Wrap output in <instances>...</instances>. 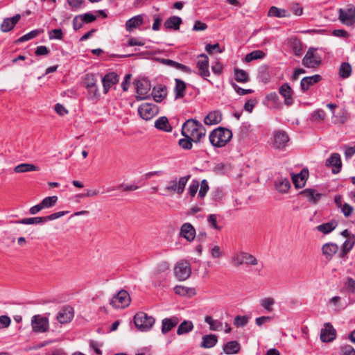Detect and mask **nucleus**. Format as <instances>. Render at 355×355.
Instances as JSON below:
<instances>
[{
    "mask_svg": "<svg viewBox=\"0 0 355 355\" xmlns=\"http://www.w3.org/2000/svg\"><path fill=\"white\" fill-rule=\"evenodd\" d=\"M207 221L209 225L214 229L220 230L221 227L217 224V216L216 214H210L207 217Z\"/></svg>",
    "mask_w": 355,
    "mask_h": 355,
    "instance_id": "69168bd1",
    "label": "nucleus"
},
{
    "mask_svg": "<svg viewBox=\"0 0 355 355\" xmlns=\"http://www.w3.org/2000/svg\"><path fill=\"white\" fill-rule=\"evenodd\" d=\"M231 85L234 89L236 91V92L241 96L252 94L254 92L252 89H243L234 83H232Z\"/></svg>",
    "mask_w": 355,
    "mask_h": 355,
    "instance_id": "680f3d73",
    "label": "nucleus"
},
{
    "mask_svg": "<svg viewBox=\"0 0 355 355\" xmlns=\"http://www.w3.org/2000/svg\"><path fill=\"white\" fill-rule=\"evenodd\" d=\"M193 329V324L190 320H184L182 322L180 323L179 325L178 330H177V334L178 335H182L185 334H188L191 332Z\"/></svg>",
    "mask_w": 355,
    "mask_h": 355,
    "instance_id": "79ce46f5",
    "label": "nucleus"
},
{
    "mask_svg": "<svg viewBox=\"0 0 355 355\" xmlns=\"http://www.w3.org/2000/svg\"><path fill=\"white\" fill-rule=\"evenodd\" d=\"M279 93L284 98V104L290 106L293 104V90L288 83H284L279 88Z\"/></svg>",
    "mask_w": 355,
    "mask_h": 355,
    "instance_id": "4468645a",
    "label": "nucleus"
},
{
    "mask_svg": "<svg viewBox=\"0 0 355 355\" xmlns=\"http://www.w3.org/2000/svg\"><path fill=\"white\" fill-rule=\"evenodd\" d=\"M31 326L36 333L46 332L49 327V320L40 315H35L31 319Z\"/></svg>",
    "mask_w": 355,
    "mask_h": 355,
    "instance_id": "1a4fd4ad",
    "label": "nucleus"
},
{
    "mask_svg": "<svg viewBox=\"0 0 355 355\" xmlns=\"http://www.w3.org/2000/svg\"><path fill=\"white\" fill-rule=\"evenodd\" d=\"M198 126V127L196 128L193 132H191L187 137L188 138L191 139V140L195 143L199 142L200 139L202 137H205L206 134V130L202 124Z\"/></svg>",
    "mask_w": 355,
    "mask_h": 355,
    "instance_id": "72a5a7b5",
    "label": "nucleus"
},
{
    "mask_svg": "<svg viewBox=\"0 0 355 355\" xmlns=\"http://www.w3.org/2000/svg\"><path fill=\"white\" fill-rule=\"evenodd\" d=\"M241 349V345L238 341H229L224 344L223 347V352L227 354H237Z\"/></svg>",
    "mask_w": 355,
    "mask_h": 355,
    "instance_id": "c756f323",
    "label": "nucleus"
},
{
    "mask_svg": "<svg viewBox=\"0 0 355 355\" xmlns=\"http://www.w3.org/2000/svg\"><path fill=\"white\" fill-rule=\"evenodd\" d=\"M338 19L340 22L347 26L355 25V8L339 9Z\"/></svg>",
    "mask_w": 355,
    "mask_h": 355,
    "instance_id": "9b49d317",
    "label": "nucleus"
},
{
    "mask_svg": "<svg viewBox=\"0 0 355 355\" xmlns=\"http://www.w3.org/2000/svg\"><path fill=\"white\" fill-rule=\"evenodd\" d=\"M288 134L284 130H277L273 132L272 144L274 148L284 149L289 142Z\"/></svg>",
    "mask_w": 355,
    "mask_h": 355,
    "instance_id": "0eeeda50",
    "label": "nucleus"
},
{
    "mask_svg": "<svg viewBox=\"0 0 355 355\" xmlns=\"http://www.w3.org/2000/svg\"><path fill=\"white\" fill-rule=\"evenodd\" d=\"M155 320L144 312H139L134 317V322L137 329L141 331H149L155 324Z\"/></svg>",
    "mask_w": 355,
    "mask_h": 355,
    "instance_id": "7ed1b4c3",
    "label": "nucleus"
},
{
    "mask_svg": "<svg viewBox=\"0 0 355 355\" xmlns=\"http://www.w3.org/2000/svg\"><path fill=\"white\" fill-rule=\"evenodd\" d=\"M218 343V336L214 334H209L202 336L200 347L202 348H211Z\"/></svg>",
    "mask_w": 355,
    "mask_h": 355,
    "instance_id": "f704fd0d",
    "label": "nucleus"
},
{
    "mask_svg": "<svg viewBox=\"0 0 355 355\" xmlns=\"http://www.w3.org/2000/svg\"><path fill=\"white\" fill-rule=\"evenodd\" d=\"M266 54L263 51L261 50H256L253 51L250 53H248L245 55V60L247 62H250L252 60H257V59H262L265 57Z\"/></svg>",
    "mask_w": 355,
    "mask_h": 355,
    "instance_id": "09e8293b",
    "label": "nucleus"
},
{
    "mask_svg": "<svg viewBox=\"0 0 355 355\" xmlns=\"http://www.w3.org/2000/svg\"><path fill=\"white\" fill-rule=\"evenodd\" d=\"M275 187L278 192L286 193L291 188V183L288 179L279 178L275 181Z\"/></svg>",
    "mask_w": 355,
    "mask_h": 355,
    "instance_id": "bb28decb",
    "label": "nucleus"
},
{
    "mask_svg": "<svg viewBox=\"0 0 355 355\" xmlns=\"http://www.w3.org/2000/svg\"><path fill=\"white\" fill-rule=\"evenodd\" d=\"M155 127L165 132H171L172 130V128L166 116H161L157 119L155 122Z\"/></svg>",
    "mask_w": 355,
    "mask_h": 355,
    "instance_id": "ea45409f",
    "label": "nucleus"
},
{
    "mask_svg": "<svg viewBox=\"0 0 355 355\" xmlns=\"http://www.w3.org/2000/svg\"><path fill=\"white\" fill-rule=\"evenodd\" d=\"M300 195L305 198L309 202L316 204L321 198L322 194L313 189H306L300 193Z\"/></svg>",
    "mask_w": 355,
    "mask_h": 355,
    "instance_id": "412c9836",
    "label": "nucleus"
},
{
    "mask_svg": "<svg viewBox=\"0 0 355 355\" xmlns=\"http://www.w3.org/2000/svg\"><path fill=\"white\" fill-rule=\"evenodd\" d=\"M268 16L276 17H288V12L284 9L279 8L276 6H272L269 9Z\"/></svg>",
    "mask_w": 355,
    "mask_h": 355,
    "instance_id": "49530a36",
    "label": "nucleus"
},
{
    "mask_svg": "<svg viewBox=\"0 0 355 355\" xmlns=\"http://www.w3.org/2000/svg\"><path fill=\"white\" fill-rule=\"evenodd\" d=\"M97 79L93 73H87L85 75L84 85L86 88L96 85Z\"/></svg>",
    "mask_w": 355,
    "mask_h": 355,
    "instance_id": "6e6d98bb",
    "label": "nucleus"
},
{
    "mask_svg": "<svg viewBox=\"0 0 355 355\" xmlns=\"http://www.w3.org/2000/svg\"><path fill=\"white\" fill-rule=\"evenodd\" d=\"M174 291L175 294L181 295V296H188L192 297L196 294V290L194 288H189L183 286H176L174 288Z\"/></svg>",
    "mask_w": 355,
    "mask_h": 355,
    "instance_id": "58836bf2",
    "label": "nucleus"
},
{
    "mask_svg": "<svg viewBox=\"0 0 355 355\" xmlns=\"http://www.w3.org/2000/svg\"><path fill=\"white\" fill-rule=\"evenodd\" d=\"M232 261L234 266L237 267L243 264L256 266L258 263V261L254 256L245 252L235 253L232 257Z\"/></svg>",
    "mask_w": 355,
    "mask_h": 355,
    "instance_id": "20e7f679",
    "label": "nucleus"
},
{
    "mask_svg": "<svg viewBox=\"0 0 355 355\" xmlns=\"http://www.w3.org/2000/svg\"><path fill=\"white\" fill-rule=\"evenodd\" d=\"M80 15L82 18V21H83L85 24L92 23L96 19V16L90 12H87Z\"/></svg>",
    "mask_w": 355,
    "mask_h": 355,
    "instance_id": "338daca9",
    "label": "nucleus"
},
{
    "mask_svg": "<svg viewBox=\"0 0 355 355\" xmlns=\"http://www.w3.org/2000/svg\"><path fill=\"white\" fill-rule=\"evenodd\" d=\"M227 168V166L223 163H218L214 167V172L216 174H224Z\"/></svg>",
    "mask_w": 355,
    "mask_h": 355,
    "instance_id": "774afa93",
    "label": "nucleus"
},
{
    "mask_svg": "<svg viewBox=\"0 0 355 355\" xmlns=\"http://www.w3.org/2000/svg\"><path fill=\"white\" fill-rule=\"evenodd\" d=\"M232 138V132L230 130L223 127H219L214 130L209 135L211 144L216 147L225 146Z\"/></svg>",
    "mask_w": 355,
    "mask_h": 355,
    "instance_id": "f257e3e1",
    "label": "nucleus"
},
{
    "mask_svg": "<svg viewBox=\"0 0 355 355\" xmlns=\"http://www.w3.org/2000/svg\"><path fill=\"white\" fill-rule=\"evenodd\" d=\"M20 19L21 15L19 14H17L14 17L10 18L4 19L1 25V31L6 33L11 31L12 29H13V28L17 24Z\"/></svg>",
    "mask_w": 355,
    "mask_h": 355,
    "instance_id": "4be33fe9",
    "label": "nucleus"
},
{
    "mask_svg": "<svg viewBox=\"0 0 355 355\" xmlns=\"http://www.w3.org/2000/svg\"><path fill=\"white\" fill-rule=\"evenodd\" d=\"M58 198L56 196H49V197L44 198L41 201L40 203H41V205L42 206L43 209L50 208V207H52L55 205V204L58 202Z\"/></svg>",
    "mask_w": 355,
    "mask_h": 355,
    "instance_id": "603ef678",
    "label": "nucleus"
},
{
    "mask_svg": "<svg viewBox=\"0 0 355 355\" xmlns=\"http://www.w3.org/2000/svg\"><path fill=\"white\" fill-rule=\"evenodd\" d=\"M138 189H139V187L137 185L127 184L122 183L117 187H115L113 188H111V187L107 188V191L110 192V191H114L115 189H120L122 191H135Z\"/></svg>",
    "mask_w": 355,
    "mask_h": 355,
    "instance_id": "3c124183",
    "label": "nucleus"
},
{
    "mask_svg": "<svg viewBox=\"0 0 355 355\" xmlns=\"http://www.w3.org/2000/svg\"><path fill=\"white\" fill-rule=\"evenodd\" d=\"M325 166L327 167H332V173H338L342 168V162L340 156L338 153H332L329 158L326 160Z\"/></svg>",
    "mask_w": 355,
    "mask_h": 355,
    "instance_id": "2eb2a0df",
    "label": "nucleus"
},
{
    "mask_svg": "<svg viewBox=\"0 0 355 355\" xmlns=\"http://www.w3.org/2000/svg\"><path fill=\"white\" fill-rule=\"evenodd\" d=\"M205 321L209 324V329L211 331H220L223 328L222 322L214 320L211 316H206Z\"/></svg>",
    "mask_w": 355,
    "mask_h": 355,
    "instance_id": "a18cd8bd",
    "label": "nucleus"
},
{
    "mask_svg": "<svg viewBox=\"0 0 355 355\" xmlns=\"http://www.w3.org/2000/svg\"><path fill=\"white\" fill-rule=\"evenodd\" d=\"M352 66L348 62H343L339 68V76L342 78H347L352 74Z\"/></svg>",
    "mask_w": 355,
    "mask_h": 355,
    "instance_id": "de8ad7c7",
    "label": "nucleus"
},
{
    "mask_svg": "<svg viewBox=\"0 0 355 355\" xmlns=\"http://www.w3.org/2000/svg\"><path fill=\"white\" fill-rule=\"evenodd\" d=\"M315 49L309 48L302 59V64L307 68H317L321 64L320 57L315 54Z\"/></svg>",
    "mask_w": 355,
    "mask_h": 355,
    "instance_id": "6e6552de",
    "label": "nucleus"
},
{
    "mask_svg": "<svg viewBox=\"0 0 355 355\" xmlns=\"http://www.w3.org/2000/svg\"><path fill=\"white\" fill-rule=\"evenodd\" d=\"M144 22L142 15L135 16L128 19L125 23V28L128 32L132 31L134 29L139 27Z\"/></svg>",
    "mask_w": 355,
    "mask_h": 355,
    "instance_id": "a878e982",
    "label": "nucleus"
},
{
    "mask_svg": "<svg viewBox=\"0 0 355 355\" xmlns=\"http://www.w3.org/2000/svg\"><path fill=\"white\" fill-rule=\"evenodd\" d=\"M140 116L144 120H150L158 113V107L153 103H142L138 108Z\"/></svg>",
    "mask_w": 355,
    "mask_h": 355,
    "instance_id": "9d476101",
    "label": "nucleus"
},
{
    "mask_svg": "<svg viewBox=\"0 0 355 355\" xmlns=\"http://www.w3.org/2000/svg\"><path fill=\"white\" fill-rule=\"evenodd\" d=\"M338 250V245L334 243H325L322 248V254L328 259H331L332 257L337 252Z\"/></svg>",
    "mask_w": 355,
    "mask_h": 355,
    "instance_id": "2f4dec72",
    "label": "nucleus"
},
{
    "mask_svg": "<svg viewBox=\"0 0 355 355\" xmlns=\"http://www.w3.org/2000/svg\"><path fill=\"white\" fill-rule=\"evenodd\" d=\"M336 331L331 323L324 324V328L321 329L320 339L322 342H331L336 338Z\"/></svg>",
    "mask_w": 355,
    "mask_h": 355,
    "instance_id": "dca6fc26",
    "label": "nucleus"
},
{
    "mask_svg": "<svg viewBox=\"0 0 355 355\" xmlns=\"http://www.w3.org/2000/svg\"><path fill=\"white\" fill-rule=\"evenodd\" d=\"M159 62L163 64L175 68L187 73H191V70L189 67L170 59L162 58L159 60Z\"/></svg>",
    "mask_w": 355,
    "mask_h": 355,
    "instance_id": "b1692460",
    "label": "nucleus"
},
{
    "mask_svg": "<svg viewBox=\"0 0 355 355\" xmlns=\"http://www.w3.org/2000/svg\"><path fill=\"white\" fill-rule=\"evenodd\" d=\"M309 175L307 170H302L300 173L292 177L293 184L296 188H302L306 183V179Z\"/></svg>",
    "mask_w": 355,
    "mask_h": 355,
    "instance_id": "cd10ccee",
    "label": "nucleus"
},
{
    "mask_svg": "<svg viewBox=\"0 0 355 355\" xmlns=\"http://www.w3.org/2000/svg\"><path fill=\"white\" fill-rule=\"evenodd\" d=\"M248 322V317L237 315L234 320V324L236 327H244Z\"/></svg>",
    "mask_w": 355,
    "mask_h": 355,
    "instance_id": "13d9d810",
    "label": "nucleus"
},
{
    "mask_svg": "<svg viewBox=\"0 0 355 355\" xmlns=\"http://www.w3.org/2000/svg\"><path fill=\"white\" fill-rule=\"evenodd\" d=\"M118 82L119 76L115 72H110L104 76L102 78L104 94H107L112 86Z\"/></svg>",
    "mask_w": 355,
    "mask_h": 355,
    "instance_id": "f3484780",
    "label": "nucleus"
},
{
    "mask_svg": "<svg viewBox=\"0 0 355 355\" xmlns=\"http://www.w3.org/2000/svg\"><path fill=\"white\" fill-rule=\"evenodd\" d=\"M89 98L91 99H96L100 96V93L98 92V89L96 85L94 86H91L87 88Z\"/></svg>",
    "mask_w": 355,
    "mask_h": 355,
    "instance_id": "e2e57ef3",
    "label": "nucleus"
},
{
    "mask_svg": "<svg viewBox=\"0 0 355 355\" xmlns=\"http://www.w3.org/2000/svg\"><path fill=\"white\" fill-rule=\"evenodd\" d=\"M259 79L266 83L269 81L270 75L266 67H261L259 71Z\"/></svg>",
    "mask_w": 355,
    "mask_h": 355,
    "instance_id": "0e129e2a",
    "label": "nucleus"
},
{
    "mask_svg": "<svg viewBox=\"0 0 355 355\" xmlns=\"http://www.w3.org/2000/svg\"><path fill=\"white\" fill-rule=\"evenodd\" d=\"M196 230L189 223H184L180 228V235L188 241H192L196 237Z\"/></svg>",
    "mask_w": 355,
    "mask_h": 355,
    "instance_id": "a211bd4d",
    "label": "nucleus"
},
{
    "mask_svg": "<svg viewBox=\"0 0 355 355\" xmlns=\"http://www.w3.org/2000/svg\"><path fill=\"white\" fill-rule=\"evenodd\" d=\"M192 142H193V141L191 140V139L184 137V138L179 140L178 144L183 149L190 150L193 146Z\"/></svg>",
    "mask_w": 355,
    "mask_h": 355,
    "instance_id": "bf43d9fd",
    "label": "nucleus"
},
{
    "mask_svg": "<svg viewBox=\"0 0 355 355\" xmlns=\"http://www.w3.org/2000/svg\"><path fill=\"white\" fill-rule=\"evenodd\" d=\"M152 94L155 101L162 102L167 95V87L165 85H159L153 89Z\"/></svg>",
    "mask_w": 355,
    "mask_h": 355,
    "instance_id": "5701e85b",
    "label": "nucleus"
},
{
    "mask_svg": "<svg viewBox=\"0 0 355 355\" xmlns=\"http://www.w3.org/2000/svg\"><path fill=\"white\" fill-rule=\"evenodd\" d=\"M73 318V311L71 307L67 306L61 309L57 315V320L61 324L69 322Z\"/></svg>",
    "mask_w": 355,
    "mask_h": 355,
    "instance_id": "aec40b11",
    "label": "nucleus"
},
{
    "mask_svg": "<svg viewBox=\"0 0 355 355\" xmlns=\"http://www.w3.org/2000/svg\"><path fill=\"white\" fill-rule=\"evenodd\" d=\"M201 123L196 120V119H188L184 124L182 128V135L184 137H188V135L193 132L196 128L198 127V125H200Z\"/></svg>",
    "mask_w": 355,
    "mask_h": 355,
    "instance_id": "393cba45",
    "label": "nucleus"
},
{
    "mask_svg": "<svg viewBox=\"0 0 355 355\" xmlns=\"http://www.w3.org/2000/svg\"><path fill=\"white\" fill-rule=\"evenodd\" d=\"M190 178L191 175H187L180 177L178 180L177 178L171 180L164 188V191L167 194L177 193L180 195L184 192L185 186Z\"/></svg>",
    "mask_w": 355,
    "mask_h": 355,
    "instance_id": "f03ea898",
    "label": "nucleus"
},
{
    "mask_svg": "<svg viewBox=\"0 0 355 355\" xmlns=\"http://www.w3.org/2000/svg\"><path fill=\"white\" fill-rule=\"evenodd\" d=\"M40 33V31L38 30H33L27 34L21 36L17 40L18 42H24L28 40H30L33 38H35L36 36H37Z\"/></svg>",
    "mask_w": 355,
    "mask_h": 355,
    "instance_id": "4d7b16f0",
    "label": "nucleus"
},
{
    "mask_svg": "<svg viewBox=\"0 0 355 355\" xmlns=\"http://www.w3.org/2000/svg\"><path fill=\"white\" fill-rule=\"evenodd\" d=\"M235 80L239 83H247L249 81V76L248 73L239 69H234Z\"/></svg>",
    "mask_w": 355,
    "mask_h": 355,
    "instance_id": "8fccbe9b",
    "label": "nucleus"
},
{
    "mask_svg": "<svg viewBox=\"0 0 355 355\" xmlns=\"http://www.w3.org/2000/svg\"><path fill=\"white\" fill-rule=\"evenodd\" d=\"M289 44L292 52L295 56H300L302 54V44L299 39L296 37H292L289 40Z\"/></svg>",
    "mask_w": 355,
    "mask_h": 355,
    "instance_id": "e433bc0d",
    "label": "nucleus"
},
{
    "mask_svg": "<svg viewBox=\"0 0 355 355\" xmlns=\"http://www.w3.org/2000/svg\"><path fill=\"white\" fill-rule=\"evenodd\" d=\"M12 223L17 224H23V225H33V224H40L46 223V220L44 217H33V218H23L19 220L13 221Z\"/></svg>",
    "mask_w": 355,
    "mask_h": 355,
    "instance_id": "37998d69",
    "label": "nucleus"
},
{
    "mask_svg": "<svg viewBox=\"0 0 355 355\" xmlns=\"http://www.w3.org/2000/svg\"><path fill=\"white\" fill-rule=\"evenodd\" d=\"M39 170L40 168L38 166L28 163L20 164L14 168V171L17 173L30 171H38Z\"/></svg>",
    "mask_w": 355,
    "mask_h": 355,
    "instance_id": "4c0bfd02",
    "label": "nucleus"
},
{
    "mask_svg": "<svg viewBox=\"0 0 355 355\" xmlns=\"http://www.w3.org/2000/svg\"><path fill=\"white\" fill-rule=\"evenodd\" d=\"M199 60L197 61V67L199 70V75L207 80V78L209 76L210 73L209 71V58L205 54H201L199 55Z\"/></svg>",
    "mask_w": 355,
    "mask_h": 355,
    "instance_id": "ddd939ff",
    "label": "nucleus"
},
{
    "mask_svg": "<svg viewBox=\"0 0 355 355\" xmlns=\"http://www.w3.org/2000/svg\"><path fill=\"white\" fill-rule=\"evenodd\" d=\"M182 23V20L180 17L172 16L165 21L164 26L166 29L178 31L180 29V26Z\"/></svg>",
    "mask_w": 355,
    "mask_h": 355,
    "instance_id": "7c9ffc66",
    "label": "nucleus"
},
{
    "mask_svg": "<svg viewBox=\"0 0 355 355\" xmlns=\"http://www.w3.org/2000/svg\"><path fill=\"white\" fill-rule=\"evenodd\" d=\"M338 223L335 220L321 224L316 227V229L324 234H329L333 231L337 226Z\"/></svg>",
    "mask_w": 355,
    "mask_h": 355,
    "instance_id": "c03bdc74",
    "label": "nucleus"
},
{
    "mask_svg": "<svg viewBox=\"0 0 355 355\" xmlns=\"http://www.w3.org/2000/svg\"><path fill=\"white\" fill-rule=\"evenodd\" d=\"M178 323L177 318H164L162 320V332L166 334L175 327Z\"/></svg>",
    "mask_w": 355,
    "mask_h": 355,
    "instance_id": "a19ab883",
    "label": "nucleus"
},
{
    "mask_svg": "<svg viewBox=\"0 0 355 355\" xmlns=\"http://www.w3.org/2000/svg\"><path fill=\"white\" fill-rule=\"evenodd\" d=\"M175 86L174 88L175 98V99L181 98L184 97L185 95V91H186V88H187L186 83L183 80H182L179 78H175Z\"/></svg>",
    "mask_w": 355,
    "mask_h": 355,
    "instance_id": "473e14b6",
    "label": "nucleus"
},
{
    "mask_svg": "<svg viewBox=\"0 0 355 355\" xmlns=\"http://www.w3.org/2000/svg\"><path fill=\"white\" fill-rule=\"evenodd\" d=\"M222 120V114L220 111L215 110L210 112L205 118L204 122L206 125H214L219 123Z\"/></svg>",
    "mask_w": 355,
    "mask_h": 355,
    "instance_id": "c85d7f7f",
    "label": "nucleus"
},
{
    "mask_svg": "<svg viewBox=\"0 0 355 355\" xmlns=\"http://www.w3.org/2000/svg\"><path fill=\"white\" fill-rule=\"evenodd\" d=\"M49 36L50 40H62L63 37L62 29H53L49 33Z\"/></svg>",
    "mask_w": 355,
    "mask_h": 355,
    "instance_id": "052dcab7",
    "label": "nucleus"
},
{
    "mask_svg": "<svg viewBox=\"0 0 355 355\" xmlns=\"http://www.w3.org/2000/svg\"><path fill=\"white\" fill-rule=\"evenodd\" d=\"M326 117V113L323 110L318 109L311 114V120L313 122H322Z\"/></svg>",
    "mask_w": 355,
    "mask_h": 355,
    "instance_id": "864d4df0",
    "label": "nucleus"
},
{
    "mask_svg": "<svg viewBox=\"0 0 355 355\" xmlns=\"http://www.w3.org/2000/svg\"><path fill=\"white\" fill-rule=\"evenodd\" d=\"M130 302L129 293L125 291H120L110 300V304L116 309H123L128 306Z\"/></svg>",
    "mask_w": 355,
    "mask_h": 355,
    "instance_id": "39448f33",
    "label": "nucleus"
},
{
    "mask_svg": "<svg viewBox=\"0 0 355 355\" xmlns=\"http://www.w3.org/2000/svg\"><path fill=\"white\" fill-rule=\"evenodd\" d=\"M275 304V300L271 297H266L262 299L260 302L261 306L269 312L272 311V305Z\"/></svg>",
    "mask_w": 355,
    "mask_h": 355,
    "instance_id": "5fc2aeb1",
    "label": "nucleus"
},
{
    "mask_svg": "<svg viewBox=\"0 0 355 355\" xmlns=\"http://www.w3.org/2000/svg\"><path fill=\"white\" fill-rule=\"evenodd\" d=\"M355 245V235H352L344 242L343 249L339 253V257L341 258L345 257L347 253L353 248Z\"/></svg>",
    "mask_w": 355,
    "mask_h": 355,
    "instance_id": "c9c22d12",
    "label": "nucleus"
},
{
    "mask_svg": "<svg viewBox=\"0 0 355 355\" xmlns=\"http://www.w3.org/2000/svg\"><path fill=\"white\" fill-rule=\"evenodd\" d=\"M174 272L180 281L187 279L191 274L190 263L187 261L178 262L175 266Z\"/></svg>",
    "mask_w": 355,
    "mask_h": 355,
    "instance_id": "423d86ee",
    "label": "nucleus"
},
{
    "mask_svg": "<svg viewBox=\"0 0 355 355\" xmlns=\"http://www.w3.org/2000/svg\"><path fill=\"white\" fill-rule=\"evenodd\" d=\"M135 85L137 94V97L139 99L146 98L149 96L151 88L150 82L146 79H143L136 81Z\"/></svg>",
    "mask_w": 355,
    "mask_h": 355,
    "instance_id": "f8f14e48",
    "label": "nucleus"
},
{
    "mask_svg": "<svg viewBox=\"0 0 355 355\" xmlns=\"http://www.w3.org/2000/svg\"><path fill=\"white\" fill-rule=\"evenodd\" d=\"M322 80V77L319 74L311 76H306L302 79L300 82V88L302 92H306L310 87L314 85Z\"/></svg>",
    "mask_w": 355,
    "mask_h": 355,
    "instance_id": "6ab92c4d",
    "label": "nucleus"
}]
</instances>
